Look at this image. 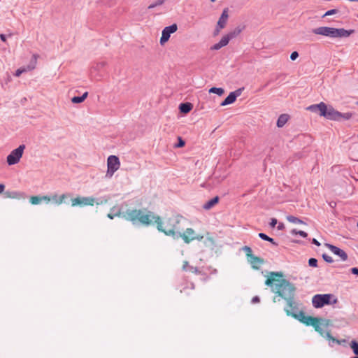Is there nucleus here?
<instances>
[{"mask_svg": "<svg viewBox=\"0 0 358 358\" xmlns=\"http://www.w3.org/2000/svg\"><path fill=\"white\" fill-rule=\"evenodd\" d=\"M206 239L209 242V244L213 245L214 244V240L213 238L210 236L209 233H206Z\"/></svg>", "mask_w": 358, "mask_h": 358, "instance_id": "obj_45", "label": "nucleus"}, {"mask_svg": "<svg viewBox=\"0 0 358 358\" xmlns=\"http://www.w3.org/2000/svg\"><path fill=\"white\" fill-rule=\"evenodd\" d=\"M330 321L329 320H322L320 319L319 322L316 323V325L313 327L315 328V330L318 332L320 336L322 337L326 338L329 341V345L332 347L333 343H337L338 345H341V343L345 342V340H338L333 337L329 331L324 332L323 329L321 328V326H325L327 327L329 325Z\"/></svg>", "mask_w": 358, "mask_h": 358, "instance_id": "obj_5", "label": "nucleus"}, {"mask_svg": "<svg viewBox=\"0 0 358 358\" xmlns=\"http://www.w3.org/2000/svg\"><path fill=\"white\" fill-rule=\"evenodd\" d=\"M286 301L287 304L285 308V311L286 312L287 315L297 319L301 311L299 310V308H297L293 298L287 299Z\"/></svg>", "mask_w": 358, "mask_h": 358, "instance_id": "obj_12", "label": "nucleus"}, {"mask_svg": "<svg viewBox=\"0 0 358 358\" xmlns=\"http://www.w3.org/2000/svg\"><path fill=\"white\" fill-rule=\"evenodd\" d=\"M224 90L223 88H221V87H211L210 90H209V93H214V94H217V95L219 96H221L224 94Z\"/></svg>", "mask_w": 358, "mask_h": 358, "instance_id": "obj_28", "label": "nucleus"}, {"mask_svg": "<svg viewBox=\"0 0 358 358\" xmlns=\"http://www.w3.org/2000/svg\"><path fill=\"white\" fill-rule=\"evenodd\" d=\"M180 235V238H182L184 242L187 244L194 240L201 241L205 237L203 234L196 232L192 228H187L185 231H182Z\"/></svg>", "mask_w": 358, "mask_h": 358, "instance_id": "obj_8", "label": "nucleus"}, {"mask_svg": "<svg viewBox=\"0 0 358 358\" xmlns=\"http://www.w3.org/2000/svg\"><path fill=\"white\" fill-rule=\"evenodd\" d=\"M331 251L341 257V260L345 261L348 259L346 252L340 248H330Z\"/></svg>", "mask_w": 358, "mask_h": 358, "instance_id": "obj_21", "label": "nucleus"}, {"mask_svg": "<svg viewBox=\"0 0 358 358\" xmlns=\"http://www.w3.org/2000/svg\"><path fill=\"white\" fill-rule=\"evenodd\" d=\"M187 266V262H184V265H183V269L185 270L186 269V266Z\"/></svg>", "mask_w": 358, "mask_h": 358, "instance_id": "obj_58", "label": "nucleus"}, {"mask_svg": "<svg viewBox=\"0 0 358 358\" xmlns=\"http://www.w3.org/2000/svg\"><path fill=\"white\" fill-rule=\"evenodd\" d=\"M5 189V185L0 183V194L3 193Z\"/></svg>", "mask_w": 358, "mask_h": 358, "instance_id": "obj_56", "label": "nucleus"}, {"mask_svg": "<svg viewBox=\"0 0 358 358\" xmlns=\"http://www.w3.org/2000/svg\"><path fill=\"white\" fill-rule=\"evenodd\" d=\"M357 227H358V222H357Z\"/></svg>", "mask_w": 358, "mask_h": 358, "instance_id": "obj_62", "label": "nucleus"}, {"mask_svg": "<svg viewBox=\"0 0 358 358\" xmlns=\"http://www.w3.org/2000/svg\"><path fill=\"white\" fill-rule=\"evenodd\" d=\"M298 57H299V53L296 51L292 52L290 55V59L292 61H294L295 59H296L298 58Z\"/></svg>", "mask_w": 358, "mask_h": 358, "instance_id": "obj_44", "label": "nucleus"}, {"mask_svg": "<svg viewBox=\"0 0 358 358\" xmlns=\"http://www.w3.org/2000/svg\"><path fill=\"white\" fill-rule=\"evenodd\" d=\"M25 71V69H19L16 71L15 72V76H20L23 72Z\"/></svg>", "mask_w": 358, "mask_h": 358, "instance_id": "obj_49", "label": "nucleus"}, {"mask_svg": "<svg viewBox=\"0 0 358 358\" xmlns=\"http://www.w3.org/2000/svg\"><path fill=\"white\" fill-rule=\"evenodd\" d=\"M286 283V280L283 278L282 272H270L265 284L271 288L274 293L279 292L282 285Z\"/></svg>", "mask_w": 358, "mask_h": 358, "instance_id": "obj_4", "label": "nucleus"}, {"mask_svg": "<svg viewBox=\"0 0 358 358\" xmlns=\"http://www.w3.org/2000/svg\"><path fill=\"white\" fill-rule=\"evenodd\" d=\"M41 201V196H32L30 197V203L32 205L39 204Z\"/></svg>", "mask_w": 358, "mask_h": 358, "instance_id": "obj_31", "label": "nucleus"}, {"mask_svg": "<svg viewBox=\"0 0 358 358\" xmlns=\"http://www.w3.org/2000/svg\"><path fill=\"white\" fill-rule=\"evenodd\" d=\"M297 320L306 324V325L314 327L316 325V323L319 322L320 318L313 317L311 316H306L305 315L303 312H300L299 316L298 317Z\"/></svg>", "mask_w": 358, "mask_h": 358, "instance_id": "obj_16", "label": "nucleus"}, {"mask_svg": "<svg viewBox=\"0 0 358 358\" xmlns=\"http://www.w3.org/2000/svg\"><path fill=\"white\" fill-rule=\"evenodd\" d=\"M289 115L287 114H282L279 116L277 120L278 127H282L288 121Z\"/></svg>", "mask_w": 358, "mask_h": 358, "instance_id": "obj_24", "label": "nucleus"}, {"mask_svg": "<svg viewBox=\"0 0 358 358\" xmlns=\"http://www.w3.org/2000/svg\"><path fill=\"white\" fill-rule=\"evenodd\" d=\"M71 196V194L69 193H65L62 194L59 196L58 201H57V205H60L63 203H65V199L67 198H69Z\"/></svg>", "mask_w": 358, "mask_h": 358, "instance_id": "obj_29", "label": "nucleus"}, {"mask_svg": "<svg viewBox=\"0 0 358 358\" xmlns=\"http://www.w3.org/2000/svg\"><path fill=\"white\" fill-rule=\"evenodd\" d=\"M25 145L22 144L18 148L12 150L11 152L7 156L8 164L11 166L17 164L22 157Z\"/></svg>", "mask_w": 358, "mask_h": 358, "instance_id": "obj_9", "label": "nucleus"}, {"mask_svg": "<svg viewBox=\"0 0 358 358\" xmlns=\"http://www.w3.org/2000/svg\"><path fill=\"white\" fill-rule=\"evenodd\" d=\"M287 220L289 222L293 223V224H305V222L303 220H301V219H299L295 216H293V215L287 216Z\"/></svg>", "mask_w": 358, "mask_h": 358, "instance_id": "obj_26", "label": "nucleus"}, {"mask_svg": "<svg viewBox=\"0 0 358 358\" xmlns=\"http://www.w3.org/2000/svg\"><path fill=\"white\" fill-rule=\"evenodd\" d=\"M322 116L325 117L327 120L339 121L341 119L349 120L352 117L351 113H342L336 110H335L332 106L327 105L325 106L324 113H322Z\"/></svg>", "mask_w": 358, "mask_h": 358, "instance_id": "obj_6", "label": "nucleus"}, {"mask_svg": "<svg viewBox=\"0 0 358 358\" xmlns=\"http://www.w3.org/2000/svg\"><path fill=\"white\" fill-rule=\"evenodd\" d=\"M106 65V62H100L96 64V66L94 67V69L97 71H100Z\"/></svg>", "mask_w": 358, "mask_h": 358, "instance_id": "obj_37", "label": "nucleus"}, {"mask_svg": "<svg viewBox=\"0 0 358 358\" xmlns=\"http://www.w3.org/2000/svg\"><path fill=\"white\" fill-rule=\"evenodd\" d=\"M228 17H229L228 8H226L223 10L221 16L220 17L217 24V27L220 29H223L225 27Z\"/></svg>", "mask_w": 358, "mask_h": 358, "instance_id": "obj_19", "label": "nucleus"}, {"mask_svg": "<svg viewBox=\"0 0 358 358\" xmlns=\"http://www.w3.org/2000/svg\"><path fill=\"white\" fill-rule=\"evenodd\" d=\"M120 162L119 158L115 155H110L107 159L108 170L106 176L111 177L114 173L119 169Z\"/></svg>", "mask_w": 358, "mask_h": 358, "instance_id": "obj_11", "label": "nucleus"}, {"mask_svg": "<svg viewBox=\"0 0 358 358\" xmlns=\"http://www.w3.org/2000/svg\"><path fill=\"white\" fill-rule=\"evenodd\" d=\"M88 96V92H85L82 96H73L72 99H71V102L73 103H82L83 102L85 99Z\"/></svg>", "mask_w": 358, "mask_h": 358, "instance_id": "obj_25", "label": "nucleus"}, {"mask_svg": "<svg viewBox=\"0 0 358 358\" xmlns=\"http://www.w3.org/2000/svg\"><path fill=\"white\" fill-rule=\"evenodd\" d=\"M322 258L325 262L328 263H332L334 262L333 258L327 254H323Z\"/></svg>", "mask_w": 358, "mask_h": 358, "instance_id": "obj_40", "label": "nucleus"}, {"mask_svg": "<svg viewBox=\"0 0 358 358\" xmlns=\"http://www.w3.org/2000/svg\"><path fill=\"white\" fill-rule=\"evenodd\" d=\"M220 29H220V28L217 26V27H216L215 30L214 31V36L217 35V34L220 33Z\"/></svg>", "mask_w": 358, "mask_h": 358, "instance_id": "obj_57", "label": "nucleus"}, {"mask_svg": "<svg viewBox=\"0 0 358 358\" xmlns=\"http://www.w3.org/2000/svg\"><path fill=\"white\" fill-rule=\"evenodd\" d=\"M260 299H259V297L256 296H254L252 299V303H258L259 302Z\"/></svg>", "mask_w": 358, "mask_h": 358, "instance_id": "obj_51", "label": "nucleus"}, {"mask_svg": "<svg viewBox=\"0 0 358 358\" xmlns=\"http://www.w3.org/2000/svg\"><path fill=\"white\" fill-rule=\"evenodd\" d=\"M95 199L93 197H81L78 196L71 199L72 206H93Z\"/></svg>", "mask_w": 358, "mask_h": 358, "instance_id": "obj_13", "label": "nucleus"}, {"mask_svg": "<svg viewBox=\"0 0 358 358\" xmlns=\"http://www.w3.org/2000/svg\"><path fill=\"white\" fill-rule=\"evenodd\" d=\"M115 207L111 208L110 213L108 214V217L113 220L115 217H121L127 221L131 222L134 224L140 223L141 224L149 225L151 223L150 215H145L141 210L127 209L124 212L120 210L115 213Z\"/></svg>", "mask_w": 358, "mask_h": 358, "instance_id": "obj_2", "label": "nucleus"}, {"mask_svg": "<svg viewBox=\"0 0 358 358\" xmlns=\"http://www.w3.org/2000/svg\"><path fill=\"white\" fill-rule=\"evenodd\" d=\"M230 40H231L230 38L227 34V35L224 36L219 42H220V45H222V47H224L229 43Z\"/></svg>", "mask_w": 358, "mask_h": 358, "instance_id": "obj_34", "label": "nucleus"}, {"mask_svg": "<svg viewBox=\"0 0 358 358\" xmlns=\"http://www.w3.org/2000/svg\"><path fill=\"white\" fill-rule=\"evenodd\" d=\"M311 243L315 245L316 246H320L321 245V243L317 240H316L315 238H313L312 239Z\"/></svg>", "mask_w": 358, "mask_h": 358, "instance_id": "obj_50", "label": "nucleus"}, {"mask_svg": "<svg viewBox=\"0 0 358 358\" xmlns=\"http://www.w3.org/2000/svg\"><path fill=\"white\" fill-rule=\"evenodd\" d=\"M169 40V37L167 36L163 32L162 33V36L160 38V44L164 45L166 42H167Z\"/></svg>", "mask_w": 358, "mask_h": 358, "instance_id": "obj_38", "label": "nucleus"}, {"mask_svg": "<svg viewBox=\"0 0 358 358\" xmlns=\"http://www.w3.org/2000/svg\"><path fill=\"white\" fill-rule=\"evenodd\" d=\"M245 250V254L248 257V261L252 265L254 268H258L260 265L263 263V260L257 257H255L252 255L251 248H243Z\"/></svg>", "mask_w": 358, "mask_h": 358, "instance_id": "obj_14", "label": "nucleus"}, {"mask_svg": "<svg viewBox=\"0 0 358 358\" xmlns=\"http://www.w3.org/2000/svg\"><path fill=\"white\" fill-rule=\"evenodd\" d=\"M0 38L3 42L6 41V36L3 34H0Z\"/></svg>", "mask_w": 358, "mask_h": 358, "instance_id": "obj_55", "label": "nucleus"}, {"mask_svg": "<svg viewBox=\"0 0 358 358\" xmlns=\"http://www.w3.org/2000/svg\"><path fill=\"white\" fill-rule=\"evenodd\" d=\"M230 40H231L230 38L227 34V35L224 36L219 42H220V45H222V47H224L229 43Z\"/></svg>", "mask_w": 358, "mask_h": 358, "instance_id": "obj_33", "label": "nucleus"}, {"mask_svg": "<svg viewBox=\"0 0 358 358\" xmlns=\"http://www.w3.org/2000/svg\"><path fill=\"white\" fill-rule=\"evenodd\" d=\"M4 195L6 198L22 199L27 197L25 193L18 191H6L4 192Z\"/></svg>", "mask_w": 358, "mask_h": 358, "instance_id": "obj_18", "label": "nucleus"}, {"mask_svg": "<svg viewBox=\"0 0 358 358\" xmlns=\"http://www.w3.org/2000/svg\"><path fill=\"white\" fill-rule=\"evenodd\" d=\"M41 201H45L46 203H48L51 201V196H41Z\"/></svg>", "mask_w": 358, "mask_h": 358, "instance_id": "obj_47", "label": "nucleus"}, {"mask_svg": "<svg viewBox=\"0 0 358 358\" xmlns=\"http://www.w3.org/2000/svg\"><path fill=\"white\" fill-rule=\"evenodd\" d=\"M292 243H300L299 241H292Z\"/></svg>", "mask_w": 358, "mask_h": 358, "instance_id": "obj_60", "label": "nucleus"}, {"mask_svg": "<svg viewBox=\"0 0 358 358\" xmlns=\"http://www.w3.org/2000/svg\"><path fill=\"white\" fill-rule=\"evenodd\" d=\"M244 87H241L234 92H230L229 94L225 98V99L220 103V106H224L233 103L236 101V98L241 96Z\"/></svg>", "mask_w": 358, "mask_h": 358, "instance_id": "obj_15", "label": "nucleus"}, {"mask_svg": "<svg viewBox=\"0 0 358 358\" xmlns=\"http://www.w3.org/2000/svg\"><path fill=\"white\" fill-rule=\"evenodd\" d=\"M278 230H282L285 229V224L282 222H280L277 227Z\"/></svg>", "mask_w": 358, "mask_h": 358, "instance_id": "obj_53", "label": "nucleus"}, {"mask_svg": "<svg viewBox=\"0 0 358 358\" xmlns=\"http://www.w3.org/2000/svg\"><path fill=\"white\" fill-rule=\"evenodd\" d=\"M150 220L151 222L154 220L157 224V228L159 231L164 233L167 236H172L174 239H179L182 229L180 226L181 220L183 218L180 215H173L169 217L164 222H162L159 216H155L152 212H149Z\"/></svg>", "mask_w": 358, "mask_h": 358, "instance_id": "obj_1", "label": "nucleus"}, {"mask_svg": "<svg viewBox=\"0 0 358 358\" xmlns=\"http://www.w3.org/2000/svg\"><path fill=\"white\" fill-rule=\"evenodd\" d=\"M337 13H338V10L337 9H331V10H329L328 11H327L322 17H326V16H329V15H334V14H336Z\"/></svg>", "mask_w": 358, "mask_h": 358, "instance_id": "obj_42", "label": "nucleus"}, {"mask_svg": "<svg viewBox=\"0 0 358 358\" xmlns=\"http://www.w3.org/2000/svg\"><path fill=\"white\" fill-rule=\"evenodd\" d=\"M108 199H104L103 200H101L100 201H97L96 204L99 205V204L106 203L108 202Z\"/></svg>", "mask_w": 358, "mask_h": 358, "instance_id": "obj_54", "label": "nucleus"}, {"mask_svg": "<svg viewBox=\"0 0 358 358\" xmlns=\"http://www.w3.org/2000/svg\"><path fill=\"white\" fill-rule=\"evenodd\" d=\"M220 198L218 196H215L214 198L211 199L210 200L208 201L206 203H205L203 206V209L205 210H210L213 206H215L218 202H219Z\"/></svg>", "mask_w": 358, "mask_h": 358, "instance_id": "obj_20", "label": "nucleus"}, {"mask_svg": "<svg viewBox=\"0 0 358 358\" xmlns=\"http://www.w3.org/2000/svg\"><path fill=\"white\" fill-rule=\"evenodd\" d=\"M59 196L57 194H55L51 196V201H54L57 204V201H58Z\"/></svg>", "mask_w": 358, "mask_h": 358, "instance_id": "obj_48", "label": "nucleus"}, {"mask_svg": "<svg viewBox=\"0 0 358 358\" xmlns=\"http://www.w3.org/2000/svg\"><path fill=\"white\" fill-rule=\"evenodd\" d=\"M324 246L329 247V246H334L332 244L330 243H324Z\"/></svg>", "mask_w": 358, "mask_h": 358, "instance_id": "obj_59", "label": "nucleus"}, {"mask_svg": "<svg viewBox=\"0 0 358 358\" xmlns=\"http://www.w3.org/2000/svg\"><path fill=\"white\" fill-rule=\"evenodd\" d=\"M350 347L353 350V352L358 355V343L356 341H352L350 343Z\"/></svg>", "mask_w": 358, "mask_h": 358, "instance_id": "obj_35", "label": "nucleus"}, {"mask_svg": "<svg viewBox=\"0 0 358 358\" xmlns=\"http://www.w3.org/2000/svg\"><path fill=\"white\" fill-rule=\"evenodd\" d=\"M222 48V45H220V42H218L217 43H215L213 46H211L210 50H218Z\"/></svg>", "mask_w": 358, "mask_h": 358, "instance_id": "obj_43", "label": "nucleus"}, {"mask_svg": "<svg viewBox=\"0 0 358 358\" xmlns=\"http://www.w3.org/2000/svg\"><path fill=\"white\" fill-rule=\"evenodd\" d=\"M178 30V25L176 24H173L170 26L166 27L163 30L162 32L167 35L170 38V36L171 34L175 33Z\"/></svg>", "mask_w": 358, "mask_h": 358, "instance_id": "obj_22", "label": "nucleus"}, {"mask_svg": "<svg viewBox=\"0 0 358 358\" xmlns=\"http://www.w3.org/2000/svg\"><path fill=\"white\" fill-rule=\"evenodd\" d=\"M353 29L346 30L343 28H334L329 27H320L312 30L315 34L322 35L330 38H347L354 33Z\"/></svg>", "mask_w": 358, "mask_h": 358, "instance_id": "obj_3", "label": "nucleus"}, {"mask_svg": "<svg viewBox=\"0 0 358 358\" xmlns=\"http://www.w3.org/2000/svg\"><path fill=\"white\" fill-rule=\"evenodd\" d=\"M278 224V221L275 218H271V222L269 223L271 227H275Z\"/></svg>", "mask_w": 358, "mask_h": 358, "instance_id": "obj_46", "label": "nucleus"}, {"mask_svg": "<svg viewBox=\"0 0 358 358\" xmlns=\"http://www.w3.org/2000/svg\"><path fill=\"white\" fill-rule=\"evenodd\" d=\"M338 299L331 294H315L312 298L313 306L316 308H322L325 305L335 304Z\"/></svg>", "mask_w": 358, "mask_h": 358, "instance_id": "obj_7", "label": "nucleus"}, {"mask_svg": "<svg viewBox=\"0 0 358 358\" xmlns=\"http://www.w3.org/2000/svg\"><path fill=\"white\" fill-rule=\"evenodd\" d=\"M185 145V141L180 137H178V143L175 145V148H182Z\"/></svg>", "mask_w": 358, "mask_h": 358, "instance_id": "obj_36", "label": "nucleus"}, {"mask_svg": "<svg viewBox=\"0 0 358 358\" xmlns=\"http://www.w3.org/2000/svg\"><path fill=\"white\" fill-rule=\"evenodd\" d=\"M291 233L292 234H299L302 237H306L307 236V233H306L303 231H297L296 229H292Z\"/></svg>", "mask_w": 358, "mask_h": 358, "instance_id": "obj_39", "label": "nucleus"}, {"mask_svg": "<svg viewBox=\"0 0 358 358\" xmlns=\"http://www.w3.org/2000/svg\"><path fill=\"white\" fill-rule=\"evenodd\" d=\"M325 106H326L325 103L320 102V103H317V104L310 105L308 107H307L306 109L310 112L317 113L320 116H322V113H324Z\"/></svg>", "mask_w": 358, "mask_h": 358, "instance_id": "obj_17", "label": "nucleus"}, {"mask_svg": "<svg viewBox=\"0 0 358 358\" xmlns=\"http://www.w3.org/2000/svg\"><path fill=\"white\" fill-rule=\"evenodd\" d=\"M210 1H212V2H214V1H215L216 0H210Z\"/></svg>", "mask_w": 358, "mask_h": 358, "instance_id": "obj_61", "label": "nucleus"}, {"mask_svg": "<svg viewBox=\"0 0 358 358\" xmlns=\"http://www.w3.org/2000/svg\"><path fill=\"white\" fill-rule=\"evenodd\" d=\"M352 273L358 275V268L354 267L350 269Z\"/></svg>", "mask_w": 358, "mask_h": 358, "instance_id": "obj_52", "label": "nucleus"}, {"mask_svg": "<svg viewBox=\"0 0 358 358\" xmlns=\"http://www.w3.org/2000/svg\"><path fill=\"white\" fill-rule=\"evenodd\" d=\"M308 264L311 267H317V260L315 258H310L308 261Z\"/></svg>", "mask_w": 358, "mask_h": 358, "instance_id": "obj_41", "label": "nucleus"}, {"mask_svg": "<svg viewBox=\"0 0 358 358\" xmlns=\"http://www.w3.org/2000/svg\"><path fill=\"white\" fill-rule=\"evenodd\" d=\"M259 237L261 238L262 239L264 240V241H269L270 243H271L273 245H276L277 243L274 242V240L273 238H270L269 236H268L266 234H264V233H259L258 234Z\"/></svg>", "mask_w": 358, "mask_h": 358, "instance_id": "obj_30", "label": "nucleus"}, {"mask_svg": "<svg viewBox=\"0 0 358 358\" xmlns=\"http://www.w3.org/2000/svg\"><path fill=\"white\" fill-rule=\"evenodd\" d=\"M166 0H157L155 2L151 3L150 6H148V9H152L157 6L162 5Z\"/></svg>", "mask_w": 358, "mask_h": 358, "instance_id": "obj_32", "label": "nucleus"}, {"mask_svg": "<svg viewBox=\"0 0 358 358\" xmlns=\"http://www.w3.org/2000/svg\"><path fill=\"white\" fill-rule=\"evenodd\" d=\"M192 108V104L189 102L182 103L179 106V110L182 113H188Z\"/></svg>", "mask_w": 358, "mask_h": 358, "instance_id": "obj_23", "label": "nucleus"}, {"mask_svg": "<svg viewBox=\"0 0 358 358\" xmlns=\"http://www.w3.org/2000/svg\"><path fill=\"white\" fill-rule=\"evenodd\" d=\"M294 292L295 287L294 286V285H292L286 280V283L282 285L279 290V292H277L276 294H278L280 296L287 300V299L293 298Z\"/></svg>", "mask_w": 358, "mask_h": 358, "instance_id": "obj_10", "label": "nucleus"}, {"mask_svg": "<svg viewBox=\"0 0 358 358\" xmlns=\"http://www.w3.org/2000/svg\"><path fill=\"white\" fill-rule=\"evenodd\" d=\"M242 28L238 27L235 28L233 31H231L227 34L228 36L230 38V39H232L235 37H236L238 35L240 34V33L242 31Z\"/></svg>", "mask_w": 358, "mask_h": 358, "instance_id": "obj_27", "label": "nucleus"}]
</instances>
